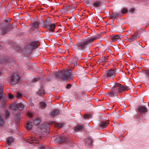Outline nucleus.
Returning <instances> with one entry per match:
<instances>
[{
  "label": "nucleus",
  "mask_w": 149,
  "mask_h": 149,
  "mask_svg": "<svg viewBox=\"0 0 149 149\" xmlns=\"http://www.w3.org/2000/svg\"><path fill=\"white\" fill-rule=\"evenodd\" d=\"M127 11V10L126 9L123 8V9L121 11V13L122 16Z\"/></svg>",
  "instance_id": "obj_35"
},
{
  "label": "nucleus",
  "mask_w": 149,
  "mask_h": 149,
  "mask_svg": "<svg viewBox=\"0 0 149 149\" xmlns=\"http://www.w3.org/2000/svg\"><path fill=\"white\" fill-rule=\"evenodd\" d=\"M53 138L56 142L61 143L66 142L68 140L65 137L60 135L55 136L53 137Z\"/></svg>",
  "instance_id": "obj_6"
},
{
  "label": "nucleus",
  "mask_w": 149,
  "mask_h": 149,
  "mask_svg": "<svg viewBox=\"0 0 149 149\" xmlns=\"http://www.w3.org/2000/svg\"><path fill=\"white\" fill-rule=\"evenodd\" d=\"M78 61V58L76 57H74L73 59H70L69 62L70 64H74V66L77 65V62Z\"/></svg>",
  "instance_id": "obj_15"
},
{
  "label": "nucleus",
  "mask_w": 149,
  "mask_h": 149,
  "mask_svg": "<svg viewBox=\"0 0 149 149\" xmlns=\"http://www.w3.org/2000/svg\"><path fill=\"white\" fill-rule=\"evenodd\" d=\"M9 95V98L10 99H12L14 97V96L13 95H12L11 94H9L8 95Z\"/></svg>",
  "instance_id": "obj_42"
},
{
  "label": "nucleus",
  "mask_w": 149,
  "mask_h": 149,
  "mask_svg": "<svg viewBox=\"0 0 149 149\" xmlns=\"http://www.w3.org/2000/svg\"><path fill=\"white\" fill-rule=\"evenodd\" d=\"M137 110L141 115L145 113L147 111V109L145 107L141 105L138 106Z\"/></svg>",
  "instance_id": "obj_9"
},
{
  "label": "nucleus",
  "mask_w": 149,
  "mask_h": 149,
  "mask_svg": "<svg viewBox=\"0 0 149 149\" xmlns=\"http://www.w3.org/2000/svg\"><path fill=\"white\" fill-rule=\"evenodd\" d=\"M100 37V35L97 34L92 38L82 39L77 43L76 46L77 47L80 48L81 49L83 50L87 47L89 44L95 40L99 38Z\"/></svg>",
  "instance_id": "obj_1"
},
{
  "label": "nucleus",
  "mask_w": 149,
  "mask_h": 149,
  "mask_svg": "<svg viewBox=\"0 0 149 149\" xmlns=\"http://www.w3.org/2000/svg\"><path fill=\"white\" fill-rule=\"evenodd\" d=\"M71 84H69L67 85L66 87L67 88H69L71 87Z\"/></svg>",
  "instance_id": "obj_46"
},
{
  "label": "nucleus",
  "mask_w": 149,
  "mask_h": 149,
  "mask_svg": "<svg viewBox=\"0 0 149 149\" xmlns=\"http://www.w3.org/2000/svg\"><path fill=\"white\" fill-rule=\"evenodd\" d=\"M39 79V78H35L33 79V81L34 82H36L37 81H38V80Z\"/></svg>",
  "instance_id": "obj_45"
},
{
  "label": "nucleus",
  "mask_w": 149,
  "mask_h": 149,
  "mask_svg": "<svg viewBox=\"0 0 149 149\" xmlns=\"http://www.w3.org/2000/svg\"><path fill=\"white\" fill-rule=\"evenodd\" d=\"M10 21V19L8 20H5L3 21V25L1 29L2 35H4L8 31V30L9 28L11 25L9 23V22Z\"/></svg>",
  "instance_id": "obj_4"
},
{
  "label": "nucleus",
  "mask_w": 149,
  "mask_h": 149,
  "mask_svg": "<svg viewBox=\"0 0 149 149\" xmlns=\"http://www.w3.org/2000/svg\"><path fill=\"white\" fill-rule=\"evenodd\" d=\"M120 37L119 36L116 35L113 36L111 38V40L112 41L115 42L118 39H119Z\"/></svg>",
  "instance_id": "obj_30"
},
{
  "label": "nucleus",
  "mask_w": 149,
  "mask_h": 149,
  "mask_svg": "<svg viewBox=\"0 0 149 149\" xmlns=\"http://www.w3.org/2000/svg\"><path fill=\"white\" fill-rule=\"evenodd\" d=\"M139 119L140 120H142L143 119H141L140 118H139Z\"/></svg>",
  "instance_id": "obj_50"
},
{
  "label": "nucleus",
  "mask_w": 149,
  "mask_h": 149,
  "mask_svg": "<svg viewBox=\"0 0 149 149\" xmlns=\"http://www.w3.org/2000/svg\"><path fill=\"white\" fill-rule=\"evenodd\" d=\"M93 5L95 7L99 8L101 5V1H95L93 3Z\"/></svg>",
  "instance_id": "obj_20"
},
{
  "label": "nucleus",
  "mask_w": 149,
  "mask_h": 149,
  "mask_svg": "<svg viewBox=\"0 0 149 149\" xmlns=\"http://www.w3.org/2000/svg\"><path fill=\"white\" fill-rule=\"evenodd\" d=\"M9 115V112L7 111H6L5 112V113L3 114L2 116H0V126H2L4 124L3 119L7 118H8Z\"/></svg>",
  "instance_id": "obj_8"
},
{
  "label": "nucleus",
  "mask_w": 149,
  "mask_h": 149,
  "mask_svg": "<svg viewBox=\"0 0 149 149\" xmlns=\"http://www.w3.org/2000/svg\"><path fill=\"white\" fill-rule=\"evenodd\" d=\"M8 62V60L6 58V57L4 56L0 57V64L3 65H6Z\"/></svg>",
  "instance_id": "obj_12"
},
{
  "label": "nucleus",
  "mask_w": 149,
  "mask_h": 149,
  "mask_svg": "<svg viewBox=\"0 0 149 149\" xmlns=\"http://www.w3.org/2000/svg\"><path fill=\"white\" fill-rule=\"evenodd\" d=\"M145 72L146 74L149 77V68H147V70H145Z\"/></svg>",
  "instance_id": "obj_38"
},
{
  "label": "nucleus",
  "mask_w": 149,
  "mask_h": 149,
  "mask_svg": "<svg viewBox=\"0 0 149 149\" xmlns=\"http://www.w3.org/2000/svg\"><path fill=\"white\" fill-rule=\"evenodd\" d=\"M128 88L127 86H122L118 83H116L114 84L112 89L115 92V93H116L118 94L125 90H128L129 89Z\"/></svg>",
  "instance_id": "obj_3"
},
{
  "label": "nucleus",
  "mask_w": 149,
  "mask_h": 149,
  "mask_svg": "<svg viewBox=\"0 0 149 149\" xmlns=\"http://www.w3.org/2000/svg\"><path fill=\"white\" fill-rule=\"evenodd\" d=\"M1 74H2V72H1V70H0V75Z\"/></svg>",
  "instance_id": "obj_47"
},
{
  "label": "nucleus",
  "mask_w": 149,
  "mask_h": 149,
  "mask_svg": "<svg viewBox=\"0 0 149 149\" xmlns=\"http://www.w3.org/2000/svg\"><path fill=\"white\" fill-rule=\"evenodd\" d=\"M2 96H3L2 90L1 88H0V97Z\"/></svg>",
  "instance_id": "obj_43"
},
{
  "label": "nucleus",
  "mask_w": 149,
  "mask_h": 149,
  "mask_svg": "<svg viewBox=\"0 0 149 149\" xmlns=\"http://www.w3.org/2000/svg\"><path fill=\"white\" fill-rule=\"evenodd\" d=\"M71 70H67L58 72H55L53 74L52 76L54 78L61 79H68L70 78Z\"/></svg>",
  "instance_id": "obj_2"
},
{
  "label": "nucleus",
  "mask_w": 149,
  "mask_h": 149,
  "mask_svg": "<svg viewBox=\"0 0 149 149\" xmlns=\"http://www.w3.org/2000/svg\"><path fill=\"white\" fill-rule=\"evenodd\" d=\"M38 41L33 42L30 44L29 48L31 49H33L35 48H37L38 46Z\"/></svg>",
  "instance_id": "obj_13"
},
{
  "label": "nucleus",
  "mask_w": 149,
  "mask_h": 149,
  "mask_svg": "<svg viewBox=\"0 0 149 149\" xmlns=\"http://www.w3.org/2000/svg\"><path fill=\"white\" fill-rule=\"evenodd\" d=\"M139 31H138L137 32V34H139ZM139 37V36H138L137 35H133L132 36V37L129 39V41L130 42H133L134 41H135V40H136L137 39V38Z\"/></svg>",
  "instance_id": "obj_16"
},
{
  "label": "nucleus",
  "mask_w": 149,
  "mask_h": 149,
  "mask_svg": "<svg viewBox=\"0 0 149 149\" xmlns=\"http://www.w3.org/2000/svg\"><path fill=\"white\" fill-rule=\"evenodd\" d=\"M19 76L17 74H13L11 78L10 83L11 85L13 86L16 84L19 79Z\"/></svg>",
  "instance_id": "obj_7"
},
{
  "label": "nucleus",
  "mask_w": 149,
  "mask_h": 149,
  "mask_svg": "<svg viewBox=\"0 0 149 149\" xmlns=\"http://www.w3.org/2000/svg\"><path fill=\"white\" fill-rule=\"evenodd\" d=\"M59 111L58 110H56L51 113V114L52 116H55L57 115L59 113Z\"/></svg>",
  "instance_id": "obj_29"
},
{
  "label": "nucleus",
  "mask_w": 149,
  "mask_h": 149,
  "mask_svg": "<svg viewBox=\"0 0 149 149\" xmlns=\"http://www.w3.org/2000/svg\"><path fill=\"white\" fill-rule=\"evenodd\" d=\"M51 124H50H50H48V125H51Z\"/></svg>",
  "instance_id": "obj_48"
},
{
  "label": "nucleus",
  "mask_w": 149,
  "mask_h": 149,
  "mask_svg": "<svg viewBox=\"0 0 149 149\" xmlns=\"http://www.w3.org/2000/svg\"><path fill=\"white\" fill-rule=\"evenodd\" d=\"M39 92L41 94H44L45 93V92L44 89L42 87L39 90Z\"/></svg>",
  "instance_id": "obj_36"
},
{
  "label": "nucleus",
  "mask_w": 149,
  "mask_h": 149,
  "mask_svg": "<svg viewBox=\"0 0 149 149\" xmlns=\"http://www.w3.org/2000/svg\"><path fill=\"white\" fill-rule=\"evenodd\" d=\"M100 60H101L102 62H105L107 60V58L106 56L104 57H102L100 58Z\"/></svg>",
  "instance_id": "obj_39"
},
{
  "label": "nucleus",
  "mask_w": 149,
  "mask_h": 149,
  "mask_svg": "<svg viewBox=\"0 0 149 149\" xmlns=\"http://www.w3.org/2000/svg\"><path fill=\"white\" fill-rule=\"evenodd\" d=\"M8 62V60L6 58V57L4 56L0 57V64L3 65H6Z\"/></svg>",
  "instance_id": "obj_11"
},
{
  "label": "nucleus",
  "mask_w": 149,
  "mask_h": 149,
  "mask_svg": "<svg viewBox=\"0 0 149 149\" xmlns=\"http://www.w3.org/2000/svg\"><path fill=\"white\" fill-rule=\"evenodd\" d=\"M39 22L38 21H34L32 23L33 27L37 29H38L39 27Z\"/></svg>",
  "instance_id": "obj_22"
},
{
  "label": "nucleus",
  "mask_w": 149,
  "mask_h": 149,
  "mask_svg": "<svg viewBox=\"0 0 149 149\" xmlns=\"http://www.w3.org/2000/svg\"><path fill=\"white\" fill-rule=\"evenodd\" d=\"M35 138L33 137H31L29 139L30 140V142L29 143H37V140L34 139Z\"/></svg>",
  "instance_id": "obj_32"
},
{
  "label": "nucleus",
  "mask_w": 149,
  "mask_h": 149,
  "mask_svg": "<svg viewBox=\"0 0 149 149\" xmlns=\"http://www.w3.org/2000/svg\"><path fill=\"white\" fill-rule=\"evenodd\" d=\"M91 116L90 114H85L84 115L83 118L85 119H88L90 118Z\"/></svg>",
  "instance_id": "obj_34"
},
{
  "label": "nucleus",
  "mask_w": 149,
  "mask_h": 149,
  "mask_svg": "<svg viewBox=\"0 0 149 149\" xmlns=\"http://www.w3.org/2000/svg\"><path fill=\"white\" fill-rule=\"evenodd\" d=\"M14 139L12 137L9 138L7 141V144L8 145H10L12 142L14 141Z\"/></svg>",
  "instance_id": "obj_25"
},
{
  "label": "nucleus",
  "mask_w": 149,
  "mask_h": 149,
  "mask_svg": "<svg viewBox=\"0 0 149 149\" xmlns=\"http://www.w3.org/2000/svg\"><path fill=\"white\" fill-rule=\"evenodd\" d=\"M116 74V71L112 69H110L105 72L104 77V79L109 77L113 79Z\"/></svg>",
  "instance_id": "obj_5"
},
{
  "label": "nucleus",
  "mask_w": 149,
  "mask_h": 149,
  "mask_svg": "<svg viewBox=\"0 0 149 149\" xmlns=\"http://www.w3.org/2000/svg\"><path fill=\"white\" fill-rule=\"evenodd\" d=\"M44 27L47 28L51 24V22L49 19H47L46 21L43 22Z\"/></svg>",
  "instance_id": "obj_18"
},
{
  "label": "nucleus",
  "mask_w": 149,
  "mask_h": 149,
  "mask_svg": "<svg viewBox=\"0 0 149 149\" xmlns=\"http://www.w3.org/2000/svg\"><path fill=\"white\" fill-rule=\"evenodd\" d=\"M110 15L111 16V19H115L117 17L121 16L122 15L120 13L114 12Z\"/></svg>",
  "instance_id": "obj_14"
},
{
  "label": "nucleus",
  "mask_w": 149,
  "mask_h": 149,
  "mask_svg": "<svg viewBox=\"0 0 149 149\" xmlns=\"http://www.w3.org/2000/svg\"><path fill=\"white\" fill-rule=\"evenodd\" d=\"M40 106L42 108H44L46 107V103L44 102H40Z\"/></svg>",
  "instance_id": "obj_33"
},
{
  "label": "nucleus",
  "mask_w": 149,
  "mask_h": 149,
  "mask_svg": "<svg viewBox=\"0 0 149 149\" xmlns=\"http://www.w3.org/2000/svg\"><path fill=\"white\" fill-rule=\"evenodd\" d=\"M41 148H42V147L41 148H40V149Z\"/></svg>",
  "instance_id": "obj_51"
},
{
  "label": "nucleus",
  "mask_w": 149,
  "mask_h": 149,
  "mask_svg": "<svg viewBox=\"0 0 149 149\" xmlns=\"http://www.w3.org/2000/svg\"><path fill=\"white\" fill-rule=\"evenodd\" d=\"M32 122L31 121H28L26 125V128L27 130H30L31 129Z\"/></svg>",
  "instance_id": "obj_24"
},
{
  "label": "nucleus",
  "mask_w": 149,
  "mask_h": 149,
  "mask_svg": "<svg viewBox=\"0 0 149 149\" xmlns=\"http://www.w3.org/2000/svg\"><path fill=\"white\" fill-rule=\"evenodd\" d=\"M15 116L14 117V119L17 120H18L20 118L21 113L20 111L18 112L15 111Z\"/></svg>",
  "instance_id": "obj_17"
},
{
  "label": "nucleus",
  "mask_w": 149,
  "mask_h": 149,
  "mask_svg": "<svg viewBox=\"0 0 149 149\" xmlns=\"http://www.w3.org/2000/svg\"><path fill=\"white\" fill-rule=\"evenodd\" d=\"M40 122V120L39 118H36L33 120V123L35 125H38Z\"/></svg>",
  "instance_id": "obj_31"
},
{
  "label": "nucleus",
  "mask_w": 149,
  "mask_h": 149,
  "mask_svg": "<svg viewBox=\"0 0 149 149\" xmlns=\"http://www.w3.org/2000/svg\"><path fill=\"white\" fill-rule=\"evenodd\" d=\"M55 24H51L47 28L48 30H49L50 31L52 32L54 31V29L55 28Z\"/></svg>",
  "instance_id": "obj_21"
},
{
  "label": "nucleus",
  "mask_w": 149,
  "mask_h": 149,
  "mask_svg": "<svg viewBox=\"0 0 149 149\" xmlns=\"http://www.w3.org/2000/svg\"><path fill=\"white\" fill-rule=\"evenodd\" d=\"M85 3L87 5H89L91 2V0H84V1Z\"/></svg>",
  "instance_id": "obj_37"
},
{
  "label": "nucleus",
  "mask_w": 149,
  "mask_h": 149,
  "mask_svg": "<svg viewBox=\"0 0 149 149\" xmlns=\"http://www.w3.org/2000/svg\"><path fill=\"white\" fill-rule=\"evenodd\" d=\"M116 114L118 115V116H119V115H118V114Z\"/></svg>",
  "instance_id": "obj_49"
},
{
  "label": "nucleus",
  "mask_w": 149,
  "mask_h": 149,
  "mask_svg": "<svg viewBox=\"0 0 149 149\" xmlns=\"http://www.w3.org/2000/svg\"><path fill=\"white\" fill-rule=\"evenodd\" d=\"M93 142V140L90 138H88L85 141L86 143L88 145H91Z\"/></svg>",
  "instance_id": "obj_28"
},
{
  "label": "nucleus",
  "mask_w": 149,
  "mask_h": 149,
  "mask_svg": "<svg viewBox=\"0 0 149 149\" xmlns=\"http://www.w3.org/2000/svg\"><path fill=\"white\" fill-rule=\"evenodd\" d=\"M108 124V123L107 122L103 121L101 123L100 127L101 128H104L107 126Z\"/></svg>",
  "instance_id": "obj_27"
},
{
  "label": "nucleus",
  "mask_w": 149,
  "mask_h": 149,
  "mask_svg": "<svg viewBox=\"0 0 149 149\" xmlns=\"http://www.w3.org/2000/svg\"><path fill=\"white\" fill-rule=\"evenodd\" d=\"M63 124V123H56V125L58 126V127H62Z\"/></svg>",
  "instance_id": "obj_41"
},
{
  "label": "nucleus",
  "mask_w": 149,
  "mask_h": 149,
  "mask_svg": "<svg viewBox=\"0 0 149 149\" xmlns=\"http://www.w3.org/2000/svg\"><path fill=\"white\" fill-rule=\"evenodd\" d=\"M83 129V127L81 125H77L75 127L74 130L77 132L82 131Z\"/></svg>",
  "instance_id": "obj_23"
},
{
  "label": "nucleus",
  "mask_w": 149,
  "mask_h": 149,
  "mask_svg": "<svg viewBox=\"0 0 149 149\" xmlns=\"http://www.w3.org/2000/svg\"><path fill=\"white\" fill-rule=\"evenodd\" d=\"M22 96V94L20 93H17V99H19Z\"/></svg>",
  "instance_id": "obj_40"
},
{
  "label": "nucleus",
  "mask_w": 149,
  "mask_h": 149,
  "mask_svg": "<svg viewBox=\"0 0 149 149\" xmlns=\"http://www.w3.org/2000/svg\"><path fill=\"white\" fill-rule=\"evenodd\" d=\"M6 99L3 96L0 97V104H1L0 107L1 108H3L6 102Z\"/></svg>",
  "instance_id": "obj_10"
},
{
  "label": "nucleus",
  "mask_w": 149,
  "mask_h": 149,
  "mask_svg": "<svg viewBox=\"0 0 149 149\" xmlns=\"http://www.w3.org/2000/svg\"><path fill=\"white\" fill-rule=\"evenodd\" d=\"M107 96L109 97H113L115 96H117V94L115 93V92L112 89V90L107 94Z\"/></svg>",
  "instance_id": "obj_19"
},
{
  "label": "nucleus",
  "mask_w": 149,
  "mask_h": 149,
  "mask_svg": "<svg viewBox=\"0 0 149 149\" xmlns=\"http://www.w3.org/2000/svg\"><path fill=\"white\" fill-rule=\"evenodd\" d=\"M16 107L17 109L20 110H22L23 109L24 106L22 104L19 103L17 104Z\"/></svg>",
  "instance_id": "obj_26"
},
{
  "label": "nucleus",
  "mask_w": 149,
  "mask_h": 149,
  "mask_svg": "<svg viewBox=\"0 0 149 149\" xmlns=\"http://www.w3.org/2000/svg\"><path fill=\"white\" fill-rule=\"evenodd\" d=\"M27 115L29 117H31L32 116V114L30 112H28L27 113Z\"/></svg>",
  "instance_id": "obj_44"
}]
</instances>
